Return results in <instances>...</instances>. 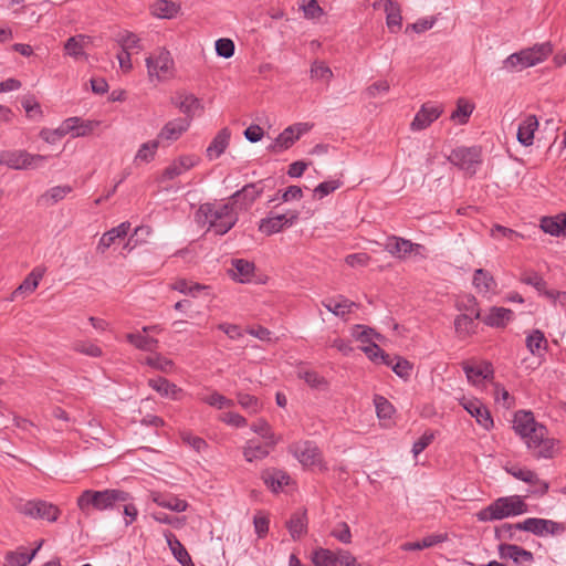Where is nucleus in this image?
Segmentation results:
<instances>
[{"instance_id":"603ef678","label":"nucleus","mask_w":566,"mask_h":566,"mask_svg":"<svg viewBox=\"0 0 566 566\" xmlns=\"http://www.w3.org/2000/svg\"><path fill=\"white\" fill-rule=\"evenodd\" d=\"M147 366L160 370L163 373H170L174 369V361L161 354L155 353L154 355L147 356L144 360Z\"/></svg>"},{"instance_id":"e433bc0d","label":"nucleus","mask_w":566,"mask_h":566,"mask_svg":"<svg viewBox=\"0 0 566 566\" xmlns=\"http://www.w3.org/2000/svg\"><path fill=\"white\" fill-rule=\"evenodd\" d=\"M151 500L158 506L168 509L177 513L185 512L188 507L187 501L174 495L166 496L161 493L154 492L151 493Z\"/></svg>"},{"instance_id":"bb28decb","label":"nucleus","mask_w":566,"mask_h":566,"mask_svg":"<svg viewBox=\"0 0 566 566\" xmlns=\"http://www.w3.org/2000/svg\"><path fill=\"white\" fill-rule=\"evenodd\" d=\"M231 133L224 127L218 132L206 150V155L210 160L219 158L229 146Z\"/></svg>"},{"instance_id":"e2e57ef3","label":"nucleus","mask_w":566,"mask_h":566,"mask_svg":"<svg viewBox=\"0 0 566 566\" xmlns=\"http://www.w3.org/2000/svg\"><path fill=\"white\" fill-rule=\"evenodd\" d=\"M200 399L202 402L218 409L230 408L234 405L231 399H228L226 396L219 394L218 391H212L211 394L203 396Z\"/></svg>"},{"instance_id":"1a4fd4ad","label":"nucleus","mask_w":566,"mask_h":566,"mask_svg":"<svg viewBox=\"0 0 566 566\" xmlns=\"http://www.w3.org/2000/svg\"><path fill=\"white\" fill-rule=\"evenodd\" d=\"M312 562L315 566H360L356 558L344 549L333 552L327 548H318L313 552Z\"/></svg>"},{"instance_id":"72a5a7b5","label":"nucleus","mask_w":566,"mask_h":566,"mask_svg":"<svg viewBox=\"0 0 566 566\" xmlns=\"http://www.w3.org/2000/svg\"><path fill=\"white\" fill-rule=\"evenodd\" d=\"M463 370L467 375L468 380L472 384H480L484 379L492 378L494 374L492 364L490 363H483L482 365L479 366L464 364Z\"/></svg>"},{"instance_id":"58836bf2","label":"nucleus","mask_w":566,"mask_h":566,"mask_svg":"<svg viewBox=\"0 0 566 566\" xmlns=\"http://www.w3.org/2000/svg\"><path fill=\"white\" fill-rule=\"evenodd\" d=\"M42 543L43 541H41L30 554L25 551L8 552L4 556L3 566H27L34 558L38 551L41 548Z\"/></svg>"},{"instance_id":"423d86ee","label":"nucleus","mask_w":566,"mask_h":566,"mask_svg":"<svg viewBox=\"0 0 566 566\" xmlns=\"http://www.w3.org/2000/svg\"><path fill=\"white\" fill-rule=\"evenodd\" d=\"M148 77L161 82L174 76L175 62L166 49H159L146 57Z\"/></svg>"},{"instance_id":"5701e85b","label":"nucleus","mask_w":566,"mask_h":566,"mask_svg":"<svg viewBox=\"0 0 566 566\" xmlns=\"http://www.w3.org/2000/svg\"><path fill=\"white\" fill-rule=\"evenodd\" d=\"M261 479L264 484L275 493L281 491L283 486L287 485L291 480L290 475L285 471L275 468L265 469L261 473Z\"/></svg>"},{"instance_id":"a878e982","label":"nucleus","mask_w":566,"mask_h":566,"mask_svg":"<svg viewBox=\"0 0 566 566\" xmlns=\"http://www.w3.org/2000/svg\"><path fill=\"white\" fill-rule=\"evenodd\" d=\"M541 229L554 237H566V213L541 219Z\"/></svg>"},{"instance_id":"c756f323","label":"nucleus","mask_w":566,"mask_h":566,"mask_svg":"<svg viewBox=\"0 0 566 566\" xmlns=\"http://www.w3.org/2000/svg\"><path fill=\"white\" fill-rule=\"evenodd\" d=\"M384 10L386 12V24L391 33H397L402 25L401 8L394 0L384 1Z\"/></svg>"},{"instance_id":"aec40b11","label":"nucleus","mask_w":566,"mask_h":566,"mask_svg":"<svg viewBox=\"0 0 566 566\" xmlns=\"http://www.w3.org/2000/svg\"><path fill=\"white\" fill-rule=\"evenodd\" d=\"M199 159L193 155H182L175 159L161 174L160 181L172 180L188 171L198 164Z\"/></svg>"},{"instance_id":"4d7b16f0","label":"nucleus","mask_w":566,"mask_h":566,"mask_svg":"<svg viewBox=\"0 0 566 566\" xmlns=\"http://www.w3.org/2000/svg\"><path fill=\"white\" fill-rule=\"evenodd\" d=\"M473 105L464 101L463 98H460L457 103L455 111L451 114V119L457 120L459 124H465L469 120L470 115L473 112Z\"/></svg>"},{"instance_id":"39448f33","label":"nucleus","mask_w":566,"mask_h":566,"mask_svg":"<svg viewBox=\"0 0 566 566\" xmlns=\"http://www.w3.org/2000/svg\"><path fill=\"white\" fill-rule=\"evenodd\" d=\"M46 159L48 156L39 154L33 155L24 149L0 151V165L14 170L36 169L41 167Z\"/></svg>"},{"instance_id":"09e8293b","label":"nucleus","mask_w":566,"mask_h":566,"mask_svg":"<svg viewBox=\"0 0 566 566\" xmlns=\"http://www.w3.org/2000/svg\"><path fill=\"white\" fill-rule=\"evenodd\" d=\"M115 41L125 52H129L130 50H142L140 39L134 32L127 30L118 32Z\"/></svg>"},{"instance_id":"473e14b6","label":"nucleus","mask_w":566,"mask_h":566,"mask_svg":"<svg viewBox=\"0 0 566 566\" xmlns=\"http://www.w3.org/2000/svg\"><path fill=\"white\" fill-rule=\"evenodd\" d=\"M472 284L479 293L484 295L494 292L497 287V283L493 275L483 269H476L474 271Z\"/></svg>"},{"instance_id":"4c0bfd02","label":"nucleus","mask_w":566,"mask_h":566,"mask_svg":"<svg viewBox=\"0 0 566 566\" xmlns=\"http://www.w3.org/2000/svg\"><path fill=\"white\" fill-rule=\"evenodd\" d=\"M148 386L156 390L160 396L171 399H178V394L181 392L179 387L164 377L149 379Z\"/></svg>"},{"instance_id":"2eb2a0df","label":"nucleus","mask_w":566,"mask_h":566,"mask_svg":"<svg viewBox=\"0 0 566 566\" xmlns=\"http://www.w3.org/2000/svg\"><path fill=\"white\" fill-rule=\"evenodd\" d=\"M473 302L470 314H460L454 319L455 334L460 339H465L476 333L475 319H481V312L475 306V298L470 300Z\"/></svg>"},{"instance_id":"f03ea898","label":"nucleus","mask_w":566,"mask_h":566,"mask_svg":"<svg viewBox=\"0 0 566 566\" xmlns=\"http://www.w3.org/2000/svg\"><path fill=\"white\" fill-rule=\"evenodd\" d=\"M198 222L209 224L217 234L223 235L238 222V212L228 202H206L200 205L196 213Z\"/></svg>"},{"instance_id":"3c124183","label":"nucleus","mask_w":566,"mask_h":566,"mask_svg":"<svg viewBox=\"0 0 566 566\" xmlns=\"http://www.w3.org/2000/svg\"><path fill=\"white\" fill-rule=\"evenodd\" d=\"M361 350L374 363H381L386 366L391 365V358L386 354L376 343L371 342L367 346L361 347Z\"/></svg>"},{"instance_id":"f704fd0d","label":"nucleus","mask_w":566,"mask_h":566,"mask_svg":"<svg viewBox=\"0 0 566 566\" xmlns=\"http://www.w3.org/2000/svg\"><path fill=\"white\" fill-rule=\"evenodd\" d=\"M538 127V120L535 115H528L522 123L518 125L517 129V140L523 146H531L534 140V133Z\"/></svg>"},{"instance_id":"6e6d98bb","label":"nucleus","mask_w":566,"mask_h":566,"mask_svg":"<svg viewBox=\"0 0 566 566\" xmlns=\"http://www.w3.org/2000/svg\"><path fill=\"white\" fill-rule=\"evenodd\" d=\"M520 526V523L511 524V523H503L495 527L494 536L499 541H515L517 539L515 537L517 531H523Z\"/></svg>"},{"instance_id":"9b49d317","label":"nucleus","mask_w":566,"mask_h":566,"mask_svg":"<svg viewBox=\"0 0 566 566\" xmlns=\"http://www.w3.org/2000/svg\"><path fill=\"white\" fill-rule=\"evenodd\" d=\"M20 512L31 518L45 520L48 522L57 521L61 511L60 509L46 501L31 500L21 505Z\"/></svg>"},{"instance_id":"393cba45","label":"nucleus","mask_w":566,"mask_h":566,"mask_svg":"<svg viewBox=\"0 0 566 566\" xmlns=\"http://www.w3.org/2000/svg\"><path fill=\"white\" fill-rule=\"evenodd\" d=\"M307 514L306 510H300L294 512L290 520L286 521L285 526L289 530L291 537L294 541L301 539L307 533Z\"/></svg>"},{"instance_id":"a211bd4d","label":"nucleus","mask_w":566,"mask_h":566,"mask_svg":"<svg viewBox=\"0 0 566 566\" xmlns=\"http://www.w3.org/2000/svg\"><path fill=\"white\" fill-rule=\"evenodd\" d=\"M553 52L549 42L535 44L532 48L523 49L518 52L524 69L534 66L545 61Z\"/></svg>"},{"instance_id":"c9c22d12","label":"nucleus","mask_w":566,"mask_h":566,"mask_svg":"<svg viewBox=\"0 0 566 566\" xmlns=\"http://www.w3.org/2000/svg\"><path fill=\"white\" fill-rule=\"evenodd\" d=\"M167 544L174 554L175 558L182 565L189 566L192 565L191 557L185 546L180 543V541L176 537V535L169 531L164 533Z\"/></svg>"},{"instance_id":"bf43d9fd","label":"nucleus","mask_w":566,"mask_h":566,"mask_svg":"<svg viewBox=\"0 0 566 566\" xmlns=\"http://www.w3.org/2000/svg\"><path fill=\"white\" fill-rule=\"evenodd\" d=\"M159 146V140H150L140 145L135 160H140L145 163H149L155 158L156 151Z\"/></svg>"},{"instance_id":"0eeeda50","label":"nucleus","mask_w":566,"mask_h":566,"mask_svg":"<svg viewBox=\"0 0 566 566\" xmlns=\"http://www.w3.org/2000/svg\"><path fill=\"white\" fill-rule=\"evenodd\" d=\"M481 148L476 146L472 147H457L448 157V160L464 170L470 176L476 172L478 166L482 163Z\"/></svg>"},{"instance_id":"8fccbe9b","label":"nucleus","mask_w":566,"mask_h":566,"mask_svg":"<svg viewBox=\"0 0 566 566\" xmlns=\"http://www.w3.org/2000/svg\"><path fill=\"white\" fill-rule=\"evenodd\" d=\"M444 539H446V537L443 535L432 534V535L423 537L421 541H418V542L405 543L401 546V548L403 551H420L423 548L432 547L436 544L442 543Z\"/></svg>"},{"instance_id":"680f3d73","label":"nucleus","mask_w":566,"mask_h":566,"mask_svg":"<svg viewBox=\"0 0 566 566\" xmlns=\"http://www.w3.org/2000/svg\"><path fill=\"white\" fill-rule=\"evenodd\" d=\"M388 251L392 255H406L410 254L413 251V243L410 240L402 239V238H394V243L387 244Z\"/></svg>"},{"instance_id":"ea45409f","label":"nucleus","mask_w":566,"mask_h":566,"mask_svg":"<svg viewBox=\"0 0 566 566\" xmlns=\"http://www.w3.org/2000/svg\"><path fill=\"white\" fill-rule=\"evenodd\" d=\"M126 340L135 346L137 349L145 352H155L158 347V339L145 335V333H128Z\"/></svg>"},{"instance_id":"f257e3e1","label":"nucleus","mask_w":566,"mask_h":566,"mask_svg":"<svg viewBox=\"0 0 566 566\" xmlns=\"http://www.w3.org/2000/svg\"><path fill=\"white\" fill-rule=\"evenodd\" d=\"M515 432L525 441L536 459H551L555 452V440L547 438L545 426L535 421L531 411L520 410L513 420Z\"/></svg>"},{"instance_id":"79ce46f5","label":"nucleus","mask_w":566,"mask_h":566,"mask_svg":"<svg viewBox=\"0 0 566 566\" xmlns=\"http://www.w3.org/2000/svg\"><path fill=\"white\" fill-rule=\"evenodd\" d=\"M323 306L336 316H345L350 313L352 308L356 304L344 296H339L338 301L334 298H327L322 302Z\"/></svg>"},{"instance_id":"c85d7f7f","label":"nucleus","mask_w":566,"mask_h":566,"mask_svg":"<svg viewBox=\"0 0 566 566\" xmlns=\"http://www.w3.org/2000/svg\"><path fill=\"white\" fill-rule=\"evenodd\" d=\"M274 447L269 446V441L264 443L258 442L256 440H249L243 448V457L248 462L265 459Z\"/></svg>"},{"instance_id":"b1692460","label":"nucleus","mask_w":566,"mask_h":566,"mask_svg":"<svg viewBox=\"0 0 566 566\" xmlns=\"http://www.w3.org/2000/svg\"><path fill=\"white\" fill-rule=\"evenodd\" d=\"M513 318L510 308L492 306L486 315L481 316L482 322L490 327L503 328Z\"/></svg>"},{"instance_id":"de8ad7c7","label":"nucleus","mask_w":566,"mask_h":566,"mask_svg":"<svg viewBox=\"0 0 566 566\" xmlns=\"http://www.w3.org/2000/svg\"><path fill=\"white\" fill-rule=\"evenodd\" d=\"M298 378L303 379L311 388L325 389L327 380L315 370L304 369L302 367L297 370Z\"/></svg>"},{"instance_id":"052dcab7","label":"nucleus","mask_w":566,"mask_h":566,"mask_svg":"<svg viewBox=\"0 0 566 566\" xmlns=\"http://www.w3.org/2000/svg\"><path fill=\"white\" fill-rule=\"evenodd\" d=\"M238 403L245 409L248 412L254 415L258 413L262 405L259 401V399L255 396L244 394V392H238L237 394Z\"/></svg>"},{"instance_id":"ddd939ff","label":"nucleus","mask_w":566,"mask_h":566,"mask_svg":"<svg viewBox=\"0 0 566 566\" xmlns=\"http://www.w3.org/2000/svg\"><path fill=\"white\" fill-rule=\"evenodd\" d=\"M443 113L442 105L434 103H424L417 112L413 120L410 123V129L412 132L423 130L429 127L434 120H437Z\"/></svg>"},{"instance_id":"7ed1b4c3","label":"nucleus","mask_w":566,"mask_h":566,"mask_svg":"<svg viewBox=\"0 0 566 566\" xmlns=\"http://www.w3.org/2000/svg\"><path fill=\"white\" fill-rule=\"evenodd\" d=\"M132 499L128 492L119 489L85 490L77 497L76 504L83 514L90 515L92 511L114 510Z\"/></svg>"},{"instance_id":"864d4df0","label":"nucleus","mask_w":566,"mask_h":566,"mask_svg":"<svg viewBox=\"0 0 566 566\" xmlns=\"http://www.w3.org/2000/svg\"><path fill=\"white\" fill-rule=\"evenodd\" d=\"M253 432L261 436L265 441H269L270 447H275L279 442V439L275 437L273 431L271 430L270 424L264 419H259L251 426Z\"/></svg>"},{"instance_id":"a19ab883","label":"nucleus","mask_w":566,"mask_h":566,"mask_svg":"<svg viewBox=\"0 0 566 566\" xmlns=\"http://www.w3.org/2000/svg\"><path fill=\"white\" fill-rule=\"evenodd\" d=\"M232 265L234 269L232 277L234 280L241 283H247L251 281V277L255 270L254 263L243 259H234L232 260Z\"/></svg>"},{"instance_id":"37998d69","label":"nucleus","mask_w":566,"mask_h":566,"mask_svg":"<svg viewBox=\"0 0 566 566\" xmlns=\"http://www.w3.org/2000/svg\"><path fill=\"white\" fill-rule=\"evenodd\" d=\"M151 14L160 19H171L179 11V6L170 0H156L150 6Z\"/></svg>"},{"instance_id":"4468645a","label":"nucleus","mask_w":566,"mask_h":566,"mask_svg":"<svg viewBox=\"0 0 566 566\" xmlns=\"http://www.w3.org/2000/svg\"><path fill=\"white\" fill-rule=\"evenodd\" d=\"M506 471L515 479L528 483L532 488L530 490V493L532 494L542 496L546 494L549 489V484L546 481L541 480L537 474L530 469L513 465L511 468H506Z\"/></svg>"},{"instance_id":"6e6552de","label":"nucleus","mask_w":566,"mask_h":566,"mask_svg":"<svg viewBox=\"0 0 566 566\" xmlns=\"http://www.w3.org/2000/svg\"><path fill=\"white\" fill-rule=\"evenodd\" d=\"M264 191V181L247 184L229 197V202L235 211H248Z\"/></svg>"},{"instance_id":"20e7f679","label":"nucleus","mask_w":566,"mask_h":566,"mask_svg":"<svg viewBox=\"0 0 566 566\" xmlns=\"http://www.w3.org/2000/svg\"><path fill=\"white\" fill-rule=\"evenodd\" d=\"M527 512V504L520 495L499 497L490 505L478 512L476 517L481 522L503 520L517 516Z\"/></svg>"},{"instance_id":"13d9d810","label":"nucleus","mask_w":566,"mask_h":566,"mask_svg":"<svg viewBox=\"0 0 566 566\" xmlns=\"http://www.w3.org/2000/svg\"><path fill=\"white\" fill-rule=\"evenodd\" d=\"M521 282L533 286L539 293H546V282L541 274L535 271H526L521 275Z\"/></svg>"},{"instance_id":"7c9ffc66","label":"nucleus","mask_w":566,"mask_h":566,"mask_svg":"<svg viewBox=\"0 0 566 566\" xmlns=\"http://www.w3.org/2000/svg\"><path fill=\"white\" fill-rule=\"evenodd\" d=\"M172 103L186 115L185 118L190 120L196 112L202 108L200 99L193 94H179Z\"/></svg>"},{"instance_id":"5fc2aeb1","label":"nucleus","mask_w":566,"mask_h":566,"mask_svg":"<svg viewBox=\"0 0 566 566\" xmlns=\"http://www.w3.org/2000/svg\"><path fill=\"white\" fill-rule=\"evenodd\" d=\"M84 35L71 36L67 39L64 45L65 53L74 59L85 56L84 52Z\"/></svg>"},{"instance_id":"dca6fc26","label":"nucleus","mask_w":566,"mask_h":566,"mask_svg":"<svg viewBox=\"0 0 566 566\" xmlns=\"http://www.w3.org/2000/svg\"><path fill=\"white\" fill-rule=\"evenodd\" d=\"M523 531L530 532L536 536H545L547 534H557L564 531L562 524L552 520L528 517L523 522H520V526Z\"/></svg>"},{"instance_id":"49530a36","label":"nucleus","mask_w":566,"mask_h":566,"mask_svg":"<svg viewBox=\"0 0 566 566\" xmlns=\"http://www.w3.org/2000/svg\"><path fill=\"white\" fill-rule=\"evenodd\" d=\"M170 289L186 295L196 296L198 293L207 291L210 287L200 283L188 282L186 279H177L170 284Z\"/></svg>"},{"instance_id":"c03bdc74","label":"nucleus","mask_w":566,"mask_h":566,"mask_svg":"<svg viewBox=\"0 0 566 566\" xmlns=\"http://www.w3.org/2000/svg\"><path fill=\"white\" fill-rule=\"evenodd\" d=\"M297 140V136L294 135L293 129L286 127L272 144L268 146V150L272 153H280L282 150L289 149L295 142Z\"/></svg>"},{"instance_id":"338daca9","label":"nucleus","mask_w":566,"mask_h":566,"mask_svg":"<svg viewBox=\"0 0 566 566\" xmlns=\"http://www.w3.org/2000/svg\"><path fill=\"white\" fill-rule=\"evenodd\" d=\"M377 416L380 419H389L394 413L392 405L382 396L376 395L374 398Z\"/></svg>"},{"instance_id":"0e129e2a","label":"nucleus","mask_w":566,"mask_h":566,"mask_svg":"<svg viewBox=\"0 0 566 566\" xmlns=\"http://www.w3.org/2000/svg\"><path fill=\"white\" fill-rule=\"evenodd\" d=\"M41 279L42 273H38L36 270H33L17 287V290L14 291V295L21 294L23 292L32 293L38 287Z\"/></svg>"},{"instance_id":"412c9836","label":"nucleus","mask_w":566,"mask_h":566,"mask_svg":"<svg viewBox=\"0 0 566 566\" xmlns=\"http://www.w3.org/2000/svg\"><path fill=\"white\" fill-rule=\"evenodd\" d=\"M190 127V119L175 118L167 122L160 129L156 140H164L168 144L179 139Z\"/></svg>"},{"instance_id":"cd10ccee","label":"nucleus","mask_w":566,"mask_h":566,"mask_svg":"<svg viewBox=\"0 0 566 566\" xmlns=\"http://www.w3.org/2000/svg\"><path fill=\"white\" fill-rule=\"evenodd\" d=\"M129 229L130 223L128 221H125L105 232L97 244V252L105 253V251L115 242L116 239L126 237L128 234Z\"/></svg>"},{"instance_id":"69168bd1","label":"nucleus","mask_w":566,"mask_h":566,"mask_svg":"<svg viewBox=\"0 0 566 566\" xmlns=\"http://www.w3.org/2000/svg\"><path fill=\"white\" fill-rule=\"evenodd\" d=\"M75 352L90 356V357H99L102 356L103 352L102 348L98 347L96 344L85 340H77L73 344L72 347Z\"/></svg>"},{"instance_id":"2f4dec72","label":"nucleus","mask_w":566,"mask_h":566,"mask_svg":"<svg viewBox=\"0 0 566 566\" xmlns=\"http://www.w3.org/2000/svg\"><path fill=\"white\" fill-rule=\"evenodd\" d=\"M72 190L73 188L69 185L52 187L36 199V203L43 207L53 206L63 200Z\"/></svg>"},{"instance_id":"f8f14e48","label":"nucleus","mask_w":566,"mask_h":566,"mask_svg":"<svg viewBox=\"0 0 566 566\" xmlns=\"http://www.w3.org/2000/svg\"><path fill=\"white\" fill-rule=\"evenodd\" d=\"M298 219L297 211H290L261 219L259 231L265 235L281 232L284 228L292 226Z\"/></svg>"},{"instance_id":"9d476101","label":"nucleus","mask_w":566,"mask_h":566,"mask_svg":"<svg viewBox=\"0 0 566 566\" xmlns=\"http://www.w3.org/2000/svg\"><path fill=\"white\" fill-rule=\"evenodd\" d=\"M292 453L303 467L321 465L323 463L322 452L312 441H297L289 446Z\"/></svg>"},{"instance_id":"774afa93","label":"nucleus","mask_w":566,"mask_h":566,"mask_svg":"<svg viewBox=\"0 0 566 566\" xmlns=\"http://www.w3.org/2000/svg\"><path fill=\"white\" fill-rule=\"evenodd\" d=\"M353 336L360 340L361 343H371L373 337L376 339H380L381 335L376 333L373 328L366 327L364 325H356L353 329Z\"/></svg>"},{"instance_id":"4be33fe9","label":"nucleus","mask_w":566,"mask_h":566,"mask_svg":"<svg viewBox=\"0 0 566 566\" xmlns=\"http://www.w3.org/2000/svg\"><path fill=\"white\" fill-rule=\"evenodd\" d=\"M462 406L485 430H490L493 427V419L490 410L480 400H464Z\"/></svg>"},{"instance_id":"f3484780","label":"nucleus","mask_w":566,"mask_h":566,"mask_svg":"<svg viewBox=\"0 0 566 566\" xmlns=\"http://www.w3.org/2000/svg\"><path fill=\"white\" fill-rule=\"evenodd\" d=\"M497 553L501 559H511L517 566L534 562V555L531 551L515 544L502 543L497 547Z\"/></svg>"},{"instance_id":"6ab92c4d","label":"nucleus","mask_w":566,"mask_h":566,"mask_svg":"<svg viewBox=\"0 0 566 566\" xmlns=\"http://www.w3.org/2000/svg\"><path fill=\"white\" fill-rule=\"evenodd\" d=\"M92 122H83L80 117L66 118L59 128L54 129L51 135L64 137L69 133H73V137H81L87 135L93 130Z\"/></svg>"},{"instance_id":"a18cd8bd","label":"nucleus","mask_w":566,"mask_h":566,"mask_svg":"<svg viewBox=\"0 0 566 566\" xmlns=\"http://www.w3.org/2000/svg\"><path fill=\"white\" fill-rule=\"evenodd\" d=\"M526 347L533 355H542L547 348V339L539 329H533L526 337Z\"/></svg>"}]
</instances>
